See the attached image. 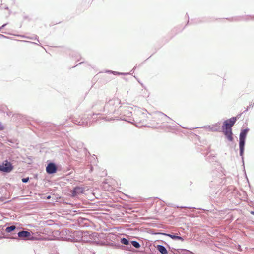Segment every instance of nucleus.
Instances as JSON below:
<instances>
[{
    "label": "nucleus",
    "mask_w": 254,
    "mask_h": 254,
    "mask_svg": "<svg viewBox=\"0 0 254 254\" xmlns=\"http://www.w3.org/2000/svg\"><path fill=\"white\" fill-rule=\"evenodd\" d=\"M56 171L57 167L53 163H49L46 167V171L49 174H53L55 173Z\"/></svg>",
    "instance_id": "39448f33"
},
{
    "label": "nucleus",
    "mask_w": 254,
    "mask_h": 254,
    "mask_svg": "<svg viewBox=\"0 0 254 254\" xmlns=\"http://www.w3.org/2000/svg\"><path fill=\"white\" fill-rule=\"evenodd\" d=\"M15 228H16V227L15 226H11L9 227H7L6 228L5 231L6 232L9 233V232L13 231L14 230H15Z\"/></svg>",
    "instance_id": "9d476101"
},
{
    "label": "nucleus",
    "mask_w": 254,
    "mask_h": 254,
    "mask_svg": "<svg viewBox=\"0 0 254 254\" xmlns=\"http://www.w3.org/2000/svg\"><path fill=\"white\" fill-rule=\"evenodd\" d=\"M245 141V140L240 139L239 147L240 150V154L241 155H242L244 150Z\"/></svg>",
    "instance_id": "423d86ee"
},
{
    "label": "nucleus",
    "mask_w": 254,
    "mask_h": 254,
    "mask_svg": "<svg viewBox=\"0 0 254 254\" xmlns=\"http://www.w3.org/2000/svg\"><path fill=\"white\" fill-rule=\"evenodd\" d=\"M13 169V167L10 162L7 160L4 161L2 164H0V171L9 173Z\"/></svg>",
    "instance_id": "7ed1b4c3"
},
{
    "label": "nucleus",
    "mask_w": 254,
    "mask_h": 254,
    "mask_svg": "<svg viewBox=\"0 0 254 254\" xmlns=\"http://www.w3.org/2000/svg\"><path fill=\"white\" fill-rule=\"evenodd\" d=\"M251 213L253 215H254V212H251Z\"/></svg>",
    "instance_id": "4468645a"
},
{
    "label": "nucleus",
    "mask_w": 254,
    "mask_h": 254,
    "mask_svg": "<svg viewBox=\"0 0 254 254\" xmlns=\"http://www.w3.org/2000/svg\"><path fill=\"white\" fill-rule=\"evenodd\" d=\"M167 236L174 240H179L181 241H183L184 240L183 238L180 236H176L172 234H167Z\"/></svg>",
    "instance_id": "1a4fd4ad"
},
{
    "label": "nucleus",
    "mask_w": 254,
    "mask_h": 254,
    "mask_svg": "<svg viewBox=\"0 0 254 254\" xmlns=\"http://www.w3.org/2000/svg\"><path fill=\"white\" fill-rule=\"evenodd\" d=\"M248 132V129H245L243 130L240 134V139L245 140L247 134Z\"/></svg>",
    "instance_id": "6e6552de"
},
{
    "label": "nucleus",
    "mask_w": 254,
    "mask_h": 254,
    "mask_svg": "<svg viewBox=\"0 0 254 254\" xmlns=\"http://www.w3.org/2000/svg\"><path fill=\"white\" fill-rule=\"evenodd\" d=\"M169 118L162 113H158L155 114L153 117V121L157 124H162L167 121Z\"/></svg>",
    "instance_id": "f03ea898"
},
{
    "label": "nucleus",
    "mask_w": 254,
    "mask_h": 254,
    "mask_svg": "<svg viewBox=\"0 0 254 254\" xmlns=\"http://www.w3.org/2000/svg\"><path fill=\"white\" fill-rule=\"evenodd\" d=\"M28 180H29V178H23L22 179V182H24V183L27 182L28 181Z\"/></svg>",
    "instance_id": "ddd939ff"
},
{
    "label": "nucleus",
    "mask_w": 254,
    "mask_h": 254,
    "mask_svg": "<svg viewBox=\"0 0 254 254\" xmlns=\"http://www.w3.org/2000/svg\"><path fill=\"white\" fill-rule=\"evenodd\" d=\"M18 236L21 238H27L28 240H37L36 238L32 236L29 232L27 231H22L18 233Z\"/></svg>",
    "instance_id": "20e7f679"
},
{
    "label": "nucleus",
    "mask_w": 254,
    "mask_h": 254,
    "mask_svg": "<svg viewBox=\"0 0 254 254\" xmlns=\"http://www.w3.org/2000/svg\"><path fill=\"white\" fill-rule=\"evenodd\" d=\"M121 242L122 244H125V245L128 244V241L126 238H123L121 240Z\"/></svg>",
    "instance_id": "f8f14e48"
},
{
    "label": "nucleus",
    "mask_w": 254,
    "mask_h": 254,
    "mask_svg": "<svg viewBox=\"0 0 254 254\" xmlns=\"http://www.w3.org/2000/svg\"><path fill=\"white\" fill-rule=\"evenodd\" d=\"M157 249L162 254H168V252H167L166 249L163 246L158 245Z\"/></svg>",
    "instance_id": "0eeeda50"
},
{
    "label": "nucleus",
    "mask_w": 254,
    "mask_h": 254,
    "mask_svg": "<svg viewBox=\"0 0 254 254\" xmlns=\"http://www.w3.org/2000/svg\"><path fill=\"white\" fill-rule=\"evenodd\" d=\"M131 244L136 248H139L140 246V244L138 242L135 241H131Z\"/></svg>",
    "instance_id": "9b49d317"
},
{
    "label": "nucleus",
    "mask_w": 254,
    "mask_h": 254,
    "mask_svg": "<svg viewBox=\"0 0 254 254\" xmlns=\"http://www.w3.org/2000/svg\"><path fill=\"white\" fill-rule=\"evenodd\" d=\"M236 121V118L233 117L228 120H226L224 123L222 127L223 132L228 140L232 141L233 138L232 136V127Z\"/></svg>",
    "instance_id": "f257e3e1"
}]
</instances>
